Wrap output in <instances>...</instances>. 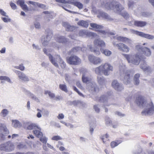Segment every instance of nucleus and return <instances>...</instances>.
<instances>
[{
  "label": "nucleus",
  "mask_w": 154,
  "mask_h": 154,
  "mask_svg": "<svg viewBox=\"0 0 154 154\" xmlns=\"http://www.w3.org/2000/svg\"><path fill=\"white\" fill-rule=\"evenodd\" d=\"M136 103L144 109L142 112L143 115H151L154 112V107L152 102H147L144 97L141 96L137 97L135 101Z\"/></svg>",
  "instance_id": "f257e3e1"
},
{
  "label": "nucleus",
  "mask_w": 154,
  "mask_h": 154,
  "mask_svg": "<svg viewBox=\"0 0 154 154\" xmlns=\"http://www.w3.org/2000/svg\"><path fill=\"white\" fill-rule=\"evenodd\" d=\"M95 73L100 75L101 73L105 75H108L113 70L112 66L110 63H106L94 69Z\"/></svg>",
  "instance_id": "f03ea898"
},
{
  "label": "nucleus",
  "mask_w": 154,
  "mask_h": 154,
  "mask_svg": "<svg viewBox=\"0 0 154 154\" xmlns=\"http://www.w3.org/2000/svg\"><path fill=\"white\" fill-rule=\"evenodd\" d=\"M43 51L45 54H48L50 61L54 66L56 67H58L57 62V61H58L61 68H63L65 67L66 66L65 63L61 59L60 56L57 55L53 57L50 54H48L47 52V50L45 48L43 49Z\"/></svg>",
  "instance_id": "7ed1b4c3"
},
{
  "label": "nucleus",
  "mask_w": 154,
  "mask_h": 154,
  "mask_svg": "<svg viewBox=\"0 0 154 154\" xmlns=\"http://www.w3.org/2000/svg\"><path fill=\"white\" fill-rule=\"evenodd\" d=\"M82 82L84 83H88L87 88L89 90L97 91L96 88H95V84L94 83L90 82L91 79L90 77H88V73L85 69H84L82 72Z\"/></svg>",
  "instance_id": "20e7f679"
},
{
  "label": "nucleus",
  "mask_w": 154,
  "mask_h": 154,
  "mask_svg": "<svg viewBox=\"0 0 154 154\" xmlns=\"http://www.w3.org/2000/svg\"><path fill=\"white\" fill-rule=\"evenodd\" d=\"M126 68L125 65H122L119 67V71L121 75L123 76L124 75L123 80L124 83L126 85H128L130 83L131 75H132V74L129 71L125 72Z\"/></svg>",
  "instance_id": "39448f33"
},
{
  "label": "nucleus",
  "mask_w": 154,
  "mask_h": 154,
  "mask_svg": "<svg viewBox=\"0 0 154 154\" xmlns=\"http://www.w3.org/2000/svg\"><path fill=\"white\" fill-rule=\"evenodd\" d=\"M123 55L129 63L136 65L139 64L140 58L138 54L133 56L126 54H123Z\"/></svg>",
  "instance_id": "423d86ee"
},
{
  "label": "nucleus",
  "mask_w": 154,
  "mask_h": 154,
  "mask_svg": "<svg viewBox=\"0 0 154 154\" xmlns=\"http://www.w3.org/2000/svg\"><path fill=\"white\" fill-rule=\"evenodd\" d=\"M115 2L114 1L111 3H107L106 5V7L108 9L114 10L115 11L120 13L121 11L124 9V8L122 6L119 5H116L114 7V5H115Z\"/></svg>",
  "instance_id": "0eeeda50"
},
{
  "label": "nucleus",
  "mask_w": 154,
  "mask_h": 154,
  "mask_svg": "<svg viewBox=\"0 0 154 154\" xmlns=\"http://www.w3.org/2000/svg\"><path fill=\"white\" fill-rule=\"evenodd\" d=\"M67 62L70 64L76 65L81 63V60L77 56H72L67 58Z\"/></svg>",
  "instance_id": "6e6552de"
},
{
  "label": "nucleus",
  "mask_w": 154,
  "mask_h": 154,
  "mask_svg": "<svg viewBox=\"0 0 154 154\" xmlns=\"http://www.w3.org/2000/svg\"><path fill=\"white\" fill-rule=\"evenodd\" d=\"M14 146L13 144L10 142L1 144L0 146V149L2 150L7 151H12L14 149Z\"/></svg>",
  "instance_id": "1a4fd4ad"
},
{
  "label": "nucleus",
  "mask_w": 154,
  "mask_h": 154,
  "mask_svg": "<svg viewBox=\"0 0 154 154\" xmlns=\"http://www.w3.org/2000/svg\"><path fill=\"white\" fill-rule=\"evenodd\" d=\"M89 61L94 65H97L102 63V60L99 57L90 55L88 56Z\"/></svg>",
  "instance_id": "9d476101"
},
{
  "label": "nucleus",
  "mask_w": 154,
  "mask_h": 154,
  "mask_svg": "<svg viewBox=\"0 0 154 154\" xmlns=\"http://www.w3.org/2000/svg\"><path fill=\"white\" fill-rule=\"evenodd\" d=\"M131 33L133 34H135L139 36L143 37L149 39H152L154 38V37L153 35H152L148 34H146L143 32H139L137 31L131 29Z\"/></svg>",
  "instance_id": "9b49d317"
},
{
  "label": "nucleus",
  "mask_w": 154,
  "mask_h": 154,
  "mask_svg": "<svg viewBox=\"0 0 154 154\" xmlns=\"http://www.w3.org/2000/svg\"><path fill=\"white\" fill-rule=\"evenodd\" d=\"M14 71L17 74L20 80L23 81L29 80L28 78L23 72L17 70H14Z\"/></svg>",
  "instance_id": "f8f14e48"
},
{
  "label": "nucleus",
  "mask_w": 154,
  "mask_h": 154,
  "mask_svg": "<svg viewBox=\"0 0 154 154\" xmlns=\"http://www.w3.org/2000/svg\"><path fill=\"white\" fill-rule=\"evenodd\" d=\"M136 48L139 51H142L145 55L146 56H149L151 55V52L149 48L146 47L142 48H141L140 46L138 45L136 46Z\"/></svg>",
  "instance_id": "ddd939ff"
},
{
  "label": "nucleus",
  "mask_w": 154,
  "mask_h": 154,
  "mask_svg": "<svg viewBox=\"0 0 154 154\" xmlns=\"http://www.w3.org/2000/svg\"><path fill=\"white\" fill-rule=\"evenodd\" d=\"M0 132L2 137L6 136L9 133L6 127L4 124H0Z\"/></svg>",
  "instance_id": "4468645a"
},
{
  "label": "nucleus",
  "mask_w": 154,
  "mask_h": 154,
  "mask_svg": "<svg viewBox=\"0 0 154 154\" xmlns=\"http://www.w3.org/2000/svg\"><path fill=\"white\" fill-rule=\"evenodd\" d=\"M116 46L120 50L123 52L128 53L129 51L130 48L124 44L120 43L118 44H117Z\"/></svg>",
  "instance_id": "2eb2a0df"
},
{
  "label": "nucleus",
  "mask_w": 154,
  "mask_h": 154,
  "mask_svg": "<svg viewBox=\"0 0 154 154\" xmlns=\"http://www.w3.org/2000/svg\"><path fill=\"white\" fill-rule=\"evenodd\" d=\"M27 3L28 5L31 4L33 5L35 8L39 7L43 9H45L46 8V6L45 5L37 2L29 1L27 2Z\"/></svg>",
  "instance_id": "dca6fc26"
},
{
  "label": "nucleus",
  "mask_w": 154,
  "mask_h": 154,
  "mask_svg": "<svg viewBox=\"0 0 154 154\" xmlns=\"http://www.w3.org/2000/svg\"><path fill=\"white\" fill-rule=\"evenodd\" d=\"M27 126L25 127V128L27 130H32L38 129L40 130V128L35 123L28 122L27 123Z\"/></svg>",
  "instance_id": "f3484780"
},
{
  "label": "nucleus",
  "mask_w": 154,
  "mask_h": 154,
  "mask_svg": "<svg viewBox=\"0 0 154 154\" xmlns=\"http://www.w3.org/2000/svg\"><path fill=\"white\" fill-rule=\"evenodd\" d=\"M130 25H135L136 26L139 27H143L145 26L146 23L145 22L134 21L133 20L129 24Z\"/></svg>",
  "instance_id": "a211bd4d"
},
{
  "label": "nucleus",
  "mask_w": 154,
  "mask_h": 154,
  "mask_svg": "<svg viewBox=\"0 0 154 154\" xmlns=\"http://www.w3.org/2000/svg\"><path fill=\"white\" fill-rule=\"evenodd\" d=\"M112 85L113 88L117 91H121L123 88L122 85H120L116 80H114L112 82Z\"/></svg>",
  "instance_id": "6ab92c4d"
},
{
  "label": "nucleus",
  "mask_w": 154,
  "mask_h": 154,
  "mask_svg": "<svg viewBox=\"0 0 154 154\" xmlns=\"http://www.w3.org/2000/svg\"><path fill=\"white\" fill-rule=\"evenodd\" d=\"M79 35L80 36H83L84 35H85L89 37L92 36L93 37H94L96 36V34L94 33L88 32L87 31L85 30L80 31L79 32Z\"/></svg>",
  "instance_id": "aec40b11"
},
{
  "label": "nucleus",
  "mask_w": 154,
  "mask_h": 154,
  "mask_svg": "<svg viewBox=\"0 0 154 154\" xmlns=\"http://www.w3.org/2000/svg\"><path fill=\"white\" fill-rule=\"evenodd\" d=\"M94 46H98L101 47H104L105 46L104 42L99 39L95 40L94 41Z\"/></svg>",
  "instance_id": "412c9836"
},
{
  "label": "nucleus",
  "mask_w": 154,
  "mask_h": 154,
  "mask_svg": "<svg viewBox=\"0 0 154 154\" xmlns=\"http://www.w3.org/2000/svg\"><path fill=\"white\" fill-rule=\"evenodd\" d=\"M51 36L52 35L50 36L47 35L46 37L42 38V42L43 46H46L48 45V41L51 39Z\"/></svg>",
  "instance_id": "4be33fe9"
},
{
  "label": "nucleus",
  "mask_w": 154,
  "mask_h": 154,
  "mask_svg": "<svg viewBox=\"0 0 154 154\" xmlns=\"http://www.w3.org/2000/svg\"><path fill=\"white\" fill-rule=\"evenodd\" d=\"M17 4L21 6L23 9L25 11H28L29 10L26 5L24 4V2L23 0H20L17 2Z\"/></svg>",
  "instance_id": "5701e85b"
},
{
  "label": "nucleus",
  "mask_w": 154,
  "mask_h": 154,
  "mask_svg": "<svg viewBox=\"0 0 154 154\" xmlns=\"http://www.w3.org/2000/svg\"><path fill=\"white\" fill-rule=\"evenodd\" d=\"M116 39L119 41L122 42L126 43H131V41L129 38L121 36H118L117 37Z\"/></svg>",
  "instance_id": "b1692460"
},
{
  "label": "nucleus",
  "mask_w": 154,
  "mask_h": 154,
  "mask_svg": "<svg viewBox=\"0 0 154 154\" xmlns=\"http://www.w3.org/2000/svg\"><path fill=\"white\" fill-rule=\"evenodd\" d=\"M88 48L92 52H94L97 55H99L100 54V52L98 48H93L91 45H88Z\"/></svg>",
  "instance_id": "393cba45"
},
{
  "label": "nucleus",
  "mask_w": 154,
  "mask_h": 154,
  "mask_svg": "<svg viewBox=\"0 0 154 154\" xmlns=\"http://www.w3.org/2000/svg\"><path fill=\"white\" fill-rule=\"evenodd\" d=\"M41 128L40 130L38 129H35L33 131V133L38 138L40 137L43 136V134L41 131Z\"/></svg>",
  "instance_id": "a878e982"
},
{
  "label": "nucleus",
  "mask_w": 154,
  "mask_h": 154,
  "mask_svg": "<svg viewBox=\"0 0 154 154\" xmlns=\"http://www.w3.org/2000/svg\"><path fill=\"white\" fill-rule=\"evenodd\" d=\"M12 125L15 128L19 127L21 126L22 125L20 122L17 120H12Z\"/></svg>",
  "instance_id": "bb28decb"
},
{
  "label": "nucleus",
  "mask_w": 154,
  "mask_h": 154,
  "mask_svg": "<svg viewBox=\"0 0 154 154\" xmlns=\"http://www.w3.org/2000/svg\"><path fill=\"white\" fill-rule=\"evenodd\" d=\"M140 67L144 71H148L149 69V66L144 62H143L141 64Z\"/></svg>",
  "instance_id": "cd10ccee"
},
{
  "label": "nucleus",
  "mask_w": 154,
  "mask_h": 154,
  "mask_svg": "<svg viewBox=\"0 0 154 154\" xmlns=\"http://www.w3.org/2000/svg\"><path fill=\"white\" fill-rule=\"evenodd\" d=\"M78 24L79 26L85 27H87L88 26V22L83 20H81L78 23Z\"/></svg>",
  "instance_id": "c85d7f7f"
},
{
  "label": "nucleus",
  "mask_w": 154,
  "mask_h": 154,
  "mask_svg": "<svg viewBox=\"0 0 154 154\" xmlns=\"http://www.w3.org/2000/svg\"><path fill=\"white\" fill-rule=\"evenodd\" d=\"M100 50L101 52L106 56H109L112 54V52L107 49H103L101 48Z\"/></svg>",
  "instance_id": "c756f323"
},
{
  "label": "nucleus",
  "mask_w": 154,
  "mask_h": 154,
  "mask_svg": "<svg viewBox=\"0 0 154 154\" xmlns=\"http://www.w3.org/2000/svg\"><path fill=\"white\" fill-rule=\"evenodd\" d=\"M8 111L6 109H3L0 112V115L2 117H5L8 114Z\"/></svg>",
  "instance_id": "7c9ffc66"
},
{
  "label": "nucleus",
  "mask_w": 154,
  "mask_h": 154,
  "mask_svg": "<svg viewBox=\"0 0 154 154\" xmlns=\"http://www.w3.org/2000/svg\"><path fill=\"white\" fill-rule=\"evenodd\" d=\"M97 76V80L100 84H102L104 83L105 80L103 77L101 76L100 75Z\"/></svg>",
  "instance_id": "2f4dec72"
},
{
  "label": "nucleus",
  "mask_w": 154,
  "mask_h": 154,
  "mask_svg": "<svg viewBox=\"0 0 154 154\" xmlns=\"http://www.w3.org/2000/svg\"><path fill=\"white\" fill-rule=\"evenodd\" d=\"M80 49H81L82 51H85L86 50V48L85 47H83L81 48L78 47H75L73 48L72 49V50L73 52L75 53L78 51Z\"/></svg>",
  "instance_id": "473e14b6"
},
{
  "label": "nucleus",
  "mask_w": 154,
  "mask_h": 154,
  "mask_svg": "<svg viewBox=\"0 0 154 154\" xmlns=\"http://www.w3.org/2000/svg\"><path fill=\"white\" fill-rule=\"evenodd\" d=\"M90 26L95 30L101 29L102 27L101 26L97 25L95 23H91L90 24Z\"/></svg>",
  "instance_id": "72a5a7b5"
},
{
  "label": "nucleus",
  "mask_w": 154,
  "mask_h": 154,
  "mask_svg": "<svg viewBox=\"0 0 154 154\" xmlns=\"http://www.w3.org/2000/svg\"><path fill=\"white\" fill-rule=\"evenodd\" d=\"M59 88L61 90L65 92H67L68 91L67 87L64 84H60L59 85Z\"/></svg>",
  "instance_id": "f704fd0d"
},
{
  "label": "nucleus",
  "mask_w": 154,
  "mask_h": 154,
  "mask_svg": "<svg viewBox=\"0 0 154 154\" xmlns=\"http://www.w3.org/2000/svg\"><path fill=\"white\" fill-rule=\"evenodd\" d=\"M140 77V75L138 74H136L134 78V83L136 85H138L139 83L138 78Z\"/></svg>",
  "instance_id": "c9c22d12"
},
{
  "label": "nucleus",
  "mask_w": 154,
  "mask_h": 154,
  "mask_svg": "<svg viewBox=\"0 0 154 154\" xmlns=\"http://www.w3.org/2000/svg\"><path fill=\"white\" fill-rule=\"evenodd\" d=\"M73 3V5L77 7V8L79 9H82L83 8V4L79 2H77Z\"/></svg>",
  "instance_id": "e433bc0d"
},
{
  "label": "nucleus",
  "mask_w": 154,
  "mask_h": 154,
  "mask_svg": "<svg viewBox=\"0 0 154 154\" xmlns=\"http://www.w3.org/2000/svg\"><path fill=\"white\" fill-rule=\"evenodd\" d=\"M0 80H5L10 83L11 82V81L10 78L5 76H0Z\"/></svg>",
  "instance_id": "4c0bfd02"
},
{
  "label": "nucleus",
  "mask_w": 154,
  "mask_h": 154,
  "mask_svg": "<svg viewBox=\"0 0 154 154\" xmlns=\"http://www.w3.org/2000/svg\"><path fill=\"white\" fill-rule=\"evenodd\" d=\"M45 94L46 95L48 94L51 98H54L55 97V95L54 94L48 91H45Z\"/></svg>",
  "instance_id": "58836bf2"
},
{
  "label": "nucleus",
  "mask_w": 154,
  "mask_h": 154,
  "mask_svg": "<svg viewBox=\"0 0 154 154\" xmlns=\"http://www.w3.org/2000/svg\"><path fill=\"white\" fill-rule=\"evenodd\" d=\"M14 67L15 69H19L21 71L24 70L25 67L22 64H21L18 66H14Z\"/></svg>",
  "instance_id": "ea45409f"
},
{
  "label": "nucleus",
  "mask_w": 154,
  "mask_h": 154,
  "mask_svg": "<svg viewBox=\"0 0 154 154\" xmlns=\"http://www.w3.org/2000/svg\"><path fill=\"white\" fill-rule=\"evenodd\" d=\"M120 142L118 141H113L111 143V146L112 148H114L115 147L117 146L119 143Z\"/></svg>",
  "instance_id": "a19ab883"
},
{
  "label": "nucleus",
  "mask_w": 154,
  "mask_h": 154,
  "mask_svg": "<svg viewBox=\"0 0 154 154\" xmlns=\"http://www.w3.org/2000/svg\"><path fill=\"white\" fill-rule=\"evenodd\" d=\"M39 138H40V140L43 143H46L48 140V138H47L45 136L43 137V136Z\"/></svg>",
  "instance_id": "79ce46f5"
},
{
  "label": "nucleus",
  "mask_w": 154,
  "mask_h": 154,
  "mask_svg": "<svg viewBox=\"0 0 154 154\" xmlns=\"http://www.w3.org/2000/svg\"><path fill=\"white\" fill-rule=\"evenodd\" d=\"M63 143L60 142H58V144L57 146V147L59 148L60 150L61 151H63L65 150V149L63 146H60V145H63Z\"/></svg>",
  "instance_id": "37998d69"
},
{
  "label": "nucleus",
  "mask_w": 154,
  "mask_h": 154,
  "mask_svg": "<svg viewBox=\"0 0 154 154\" xmlns=\"http://www.w3.org/2000/svg\"><path fill=\"white\" fill-rule=\"evenodd\" d=\"M57 40L59 42H65L66 39L63 37L60 36L58 37Z\"/></svg>",
  "instance_id": "c03bdc74"
},
{
  "label": "nucleus",
  "mask_w": 154,
  "mask_h": 154,
  "mask_svg": "<svg viewBox=\"0 0 154 154\" xmlns=\"http://www.w3.org/2000/svg\"><path fill=\"white\" fill-rule=\"evenodd\" d=\"M109 137V135L107 134H105L103 136L101 137V138L102 140L103 141V142L104 143L106 141V140H107V139Z\"/></svg>",
  "instance_id": "a18cd8bd"
},
{
  "label": "nucleus",
  "mask_w": 154,
  "mask_h": 154,
  "mask_svg": "<svg viewBox=\"0 0 154 154\" xmlns=\"http://www.w3.org/2000/svg\"><path fill=\"white\" fill-rule=\"evenodd\" d=\"M51 139L53 140L57 141L61 140L62 138L59 136H54L52 137Z\"/></svg>",
  "instance_id": "49530a36"
},
{
  "label": "nucleus",
  "mask_w": 154,
  "mask_h": 154,
  "mask_svg": "<svg viewBox=\"0 0 154 154\" xmlns=\"http://www.w3.org/2000/svg\"><path fill=\"white\" fill-rule=\"evenodd\" d=\"M6 17H2V19L3 21L5 23L10 22L11 21V19L8 18L7 16Z\"/></svg>",
  "instance_id": "de8ad7c7"
},
{
  "label": "nucleus",
  "mask_w": 154,
  "mask_h": 154,
  "mask_svg": "<svg viewBox=\"0 0 154 154\" xmlns=\"http://www.w3.org/2000/svg\"><path fill=\"white\" fill-rule=\"evenodd\" d=\"M27 94L30 97H31L33 99H34L35 100H36L37 98L36 97H35V96L32 94H31L30 92L29 91H27Z\"/></svg>",
  "instance_id": "09e8293b"
},
{
  "label": "nucleus",
  "mask_w": 154,
  "mask_h": 154,
  "mask_svg": "<svg viewBox=\"0 0 154 154\" xmlns=\"http://www.w3.org/2000/svg\"><path fill=\"white\" fill-rule=\"evenodd\" d=\"M73 88L74 90L76 91L80 96L84 97L82 93L80 92L74 86L73 87Z\"/></svg>",
  "instance_id": "8fccbe9b"
},
{
  "label": "nucleus",
  "mask_w": 154,
  "mask_h": 154,
  "mask_svg": "<svg viewBox=\"0 0 154 154\" xmlns=\"http://www.w3.org/2000/svg\"><path fill=\"white\" fill-rule=\"evenodd\" d=\"M10 5L13 9L15 10L17 8V6L16 5L12 2H10Z\"/></svg>",
  "instance_id": "3c124183"
},
{
  "label": "nucleus",
  "mask_w": 154,
  "mask_h": 154,
  "mask_svg": "<svg viewBox=\"0 0 154 154\" xmlns=\"http://www.w3.org/2000/svg\"><path fill=\"white\" fill-rule=\"evenodd\" d=\"M32 47L34 49L36 50L37 51L39 50L40 49V48L39 46L38 45H35V44H33L32 45Z\"/></svg>",
  "instance_id": "603ef678"
},
{
  "label": "nucleus",
  "mask_w": 154,
  "mask_h": 154,
  "mask_svg": "<svg viewBox=\"0 0 154 154\" xmlns=\"http://www.w3.org/2000/svg\"><path fill=\"white\" fill-rule=\"evenodd\" d=\"M55 1L57 2L61 3H68V0L66 1L65 0H55Z\"/></svg>",
  "instance_id": "864d4df0"
},
{
  "label": "nucleus",
  "mask_w": 154,
  "mask_h": 154,
  "mask_svg": "<svg viewBox=\"0 0 154 154\" xmlns=\"http://www.w3.org/2000/svg\"><path fill=\"white\" fill-rule=\"evenodd\" d=\"M37 110L38 111V112L36 115V116H37V117L38 118H41L42 116V114L41 113V111L39 109H37Z\"/></svg>",
  "instance_id": "5fc2aeb1"
},
{
  "label": "nucleus",
  "mask_w": 154,
  "mask_h": 154,
  "mask_svg": "<svg viewBox=\"0 0 154 154\" xmlns=\"http://www.w3.org/2000/svg\"><path fill=\"white\" fill-rule=\"evenodd\" d=\"M64 116L63 113L59 114L57 118L59 119H62L64 118Z\"/></svg>",
  "instance_id": "6e6d98bb"
},
{
  "label": "nucleus",
  "mask_w": 154,
  "mask_h": 154,
  "mask_svg": "<svg viewBox=\"0 0 154 154\" xmlns=\"http://www.w3.org/2000/svg\"><path fill=\"white\" fill-rule=\"evenodd\" d=\"M0 13L2 16L7 17L6 13L3 10L0 9Z\"/></svg>",
  "instance_id": "4d7b16f0"
},
{
  "label": "nucleus",
  "mask_w": 154,
  "mask_h": 154,
  "mask_svg": "<svg viewBox=\"0 0 154 154\" xmlns=\"http://www.w3.org/2000/svg\"><path fill=\"white\" fill-rule=\"evenodd\" d=\"M121 14L125 18L127 19L128 17V15L127 13L126 12H124V13H122Z\"/></svg>",
  "instance_id": "13d9d810"
},
{
  "label": "nucleus",
  "mask_w": 154,
  "mask_h": 154,
  "mask_svg": "<svg viewBox=\"0 0 154 154\" xmlns=\"http://www.w3.org/2000/svg\"><path fill=\"white\" fill-rule=\"evenodd\" d=\"M94 109L95 111V112H99L100 111V109L97 106H94Z\"/></svg>",
  "instance_id": "bf43d9fd"
},
{
  "label": "nucleus",
  "mask_w": 154,
  "mask_h": 154,
  "mask_svg": "<svg viewBox=\"0 0 154 154\" xmlns=\"http://www.w3.org/2000/svg\"><path fill=\"white\" fill-rule=\"evenodd\" d=\"M35 27L36 28L38 29L40 27V25L38 23H36L35 24Z\"/></svg>",
  "instance_id": "052dcab7"
},
{
  "label": "nucleus",
  "mask_w": 154,
  "mask_h": 154,
  "mask_svg": "<svg viewBox=\"0 0 154 154\" xmlns=\"http://www.w3.org/2000/svg\"><path fill=\"white\" fill-rule=\"evenodd\" d=\"M76 85L78 86V87L80 89H83V87L81 85L79 82H76Z\"/></svg>",
  "instance_id": "680f3d73"
},
{
  "label": "nucleus",
  "mask_w": 154,
  "mask_h": 154,
  "mask_svg": "<svg viewBox=\"0 0 154 154\" xmlns=\"http://www.w3.org/2000/svg\"><path fill=\"white\" fill-rule=\"evenodd\" d=\"M6 51V48H2L0 51V52L2 54L5 53Z\"/></svg>",
  "instance_id": "e2e57ef3"
},
{
  "label": "nucleus",
  "mask_w": 154,
  "mask_h": 154,
  "mask_svg": "<svg viewBox=\"0 0 154 154\" xmlns=\"http://www.w3.org/2000/svg\"><path fill=\"white\" fill-rule=\"evenodd\" d=\"M65 125L66 126L69 127L71 128H73V126L69 123H66Z\"/></svg>",
  "instance_id": "0e129e2a"
},
{
  "label": "nucleus",
  "mask_w": 154,
  "mask_h": 154,
  "mask_svg": "<svg viewBox=\"0 0 154 154\" xmlns=\"http://www.w3.org/2000/svg\"><path fill=\"white\" fill-rule=\"evenodd\" d=\"M67 30L68 31H71L73 30L72 29V27L70 25H68L67 27Z\"/></svg>",
  "instance_id": "69168bd1"
},
{
  "label": "nucleus",
  "mask_w": 154,
  "mask_h": 154,
  "mask_svg": "<svg viewBox=\"0 0 154 154\" xmlns=\"http://www.w3.org/2000/svg\"><path fill=\"white\" fill-rule=\"evenodd\" d=\"M27 138L28 139H33L34 138V137L32 135L29 134L27 136Z\"/></svg>",
  "instance_id": "338daca9"
},
{
  "label": "nucleus",
  "mask_w": 154,
  "mask_h": 154,
  "mask_svg": "<svg viewBox=\"0 0 154 154\" xmlns=\"http://www.w3.org/2000/svg\"><path fill=\"white\" fill-rule=\"evenodd\" d=\"M19 135L18 134H13L12 136V138L13 139L16 138L18 137Z\"/></svg>",
  "instance_id": "774afa93"
}]
</instances>
